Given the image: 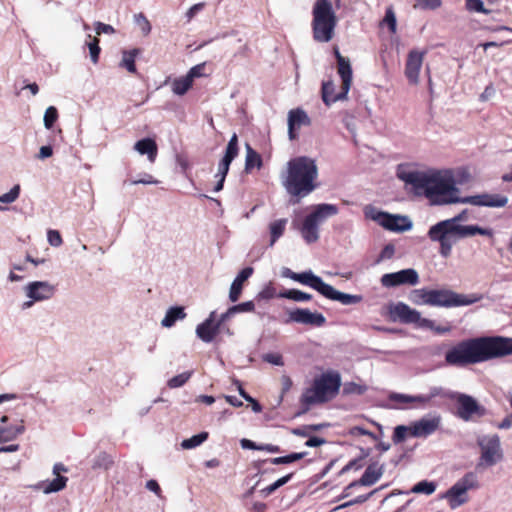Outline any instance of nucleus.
<instances>
[{
	"label": "nucleus",
	"mask_w": 512,
	"mask_h": 512,
	"mask_svg": "<svg viewBox=\"0 0 512 512\" xmlns=\"http://www.w3.org/2000/svg\"><path fill=\"white\" fill-rule=\"evenodd\" d=\"M380 282L382 286L390 288L400 285H416L419 282L418 272L413 268L403 269L393 273L384 274Z\"/></svg>",
	"instance_id": "obj_14"
},
{
	"label": "nucleus",
	"mask_w": 512,
	"mask_h": 512,
	"mask_svg": "<svg viewBox=\"0 0 512 512\" xmlns=\"http://www.w3.org/2000/svg\"><path fill=\"white\" fill-rule=\"evenodd\" d=\"M193 371H186L181 374H178L171 379L168 380L167 385L171 389L179 388L185 385L188 380L191 378Z\"/></svg>",
	"instance_id": "obj_46"
},
{
	"label": "nucleus",
	"mask_w": 512,
	"mask_h": 512,
	"mask_svg": "<svg viewBox=\"0 0 512 512\" xmlns=\"http://www.w3.org/2000/svg\"><path fill=\"white\" fill-rule=\"evenodd\" d=\"M255 309V304L253 301H246L242 302L236 305L231 306V311L234 313V315L238 313H244V312H252Z\"/></svg>",
	"instance_id": "obj_55"
},
{
	"label": "nucleus",
	"mask_w": 512,
	"mask_h": 512,
	"mask_svg": "<svg viewBox=\"0 0 512 512\" xmlns=\"http://www.w3.org/2000/svg\"><path fill=\"white\" fill-rule=\"evenodd\" d=\"M364 458L360 457L357 459H353L349 461L339 472V475L343 474L344 472L350 471V470H358L363 467L364 465Z\"/></svg>",
	"instance_id": "obj_58"
},
{
	"label": "nucleus",
	"mask_w": 512,
	"mask_h": 512,
	"mask_svg": "<svg viewBox=\"0 0 512 512\" xmlns=\"http://www.w3.org/2000/svg\"><path fill=\"white\" fill-rule=\"evenodd\" d=\"M186 317L184 307L172 306L170 307L161 321V325L165 328L172 327L176 321L183 320Z\"/></svg>",
	"instance_id": "obj_33"
},
{
	"label": "nucleus",
	"mask_w": 512,
	"mask_h": 512,
	"mask_svg": "<svg viewBox=\"0 0 512 512\" xmlns=\"http://www.w3.org/2000/svg\"><path fill=\"white\" fill-rule=\"evenodd\" d=\"M262 358L265 362L270 363L272 365H276V366L284 365L283 358L278 353H267V354H264Z\"/></svg>",
	"instance_id": "obj_60"
},
{
	"label": "nucleus",
	"mask_w": 512,
	"mask_h": 512,
	"mask_svg": "<svg viewBox=\"0 0 512 512\" xmlns=\"http://www.w3.org/2000/svg\"><path fill=\"white\" fill-rule=\"evenodd\" d=\"M57 119H58L57 108L54 106H49L46 109V111L44 113V117H43L44 127L48 130L53 128Z\"/></svg>",
	"instance_id": "obj_49"
},
{
	"label": "nucleus",
	"mask_w": 512,
	"mask_h": 512,
	"mask_svg": "<svg viewBox=\"0 0 512 512\" xmlns=\"http://www.w3.org/2000/svg\"><path fill=\"white\" fill-rule=\"evenodd\" d=\"M430 289L420 288L413 290L410 295V301L415 305H429L430 306Z\"/></svg>",
	"instance_id": "obj_41"
},
{
	"label": "nucleus",
	"mask_w": 512,
	"mask_h": 512,
	"mask_svg": "<svg viewBox=\"0 0 512 512\" xmlns=\"http://www.w3.org/2000/svg\"><path fill=\"white\" fill-rule=\"evenodd\" d=\"M376 482H350L349 485L345 488V496H351L356 492H361L355 498L343 505L338 506L336 509H340L342 507L349 506L354 503H362L368 500L369 498L378 494L381 490H383L387 485H381L377 488L371 489L369 491H363L370 488Z\"/></svg>",
	"instance_id": "obj_13"
},
{
	"label": "nucleus",
	"mask_w": 512,
	"mask_h": 512,
	"mask_svg": "<svg viewBox=\"0 0 512 512\" xmlns=\"http://www.w3.org/2000/svg\"><path fill=\"white\" fill-rule=\"evenodd\" d=\"M447 391L440 386H433L430 388L428 394L415 395L413 396V403H418L421 407L428 405L433 398L443 397L446 398Z\"/></svg>",
	"instance_id": "obj_34"
},
{
	"label": "nucleus",
	"mask_w": 512,
	"mask_h": 512,
	"mask_svg": "<svg viewBox=\"0 0 512 512\" xmlns=\"http://www.w3.org/2000/svg\"><path fill=\"white\" fill-rule=\"evenodd\" d=\"M481 449L480 466H493L503 458L498 435H484L477 440Z\"/></svg>",
	"instance_id": "obj_12"
},
{
	"label": "nucleus",
	"mask_w": 512,
	"mask_h": 512,
	"mask_svg": "<svg viewBox=\"0 0 512 512\" xmlns=\"http://www.w3.org/2000/svg\"><path fill=\"white\" fill-rule=\"evenodd\" d=\"M208 436V432L205 431L195 434L188 439H184L181 442V447L186 450L196 448L205 442L208 439Z\"/></svg>",
	"instance_id": "obj_44"
},
{
	"label": "nucleus",
	"mask_w": 512,
	"mask_h": 512,
	"mask_svg": "<svg viewBox=\"0 0 512 512\" xmlns=\"http://www.w3.org/2000/svg\"><path fill=\"white\" fill-rule=\"evenodd\" d=\"M508 203V197L501 194L482 193L463 197L462 204L474 206L501 208Z\"/></svg>",
	"instance_id": "obj_17"
},
{
	"label": "nucleus",
	"mask_w": 512,
	"mask_h": 512,
	"mask_svg": "<svg viewBox=\"0 0 512 512\" xmlns=\"http://www.w3.org/2000/svg\"><path fill=\"white\" fill-rule=\"evenodd\" d=\"M238 151V136L236 133H234L227 144L224 156L218 164V171L215 174V177L226 178L229 172L230 164L237 157Z\"/></svg>",
	"instance_id": "obj_21"
},
{
	"label": "nucleus",
	"mask_w": 512,
	"mask_h": 512,
	"mask_svg": "<svg viewBox=\"0 0 512 512\" xmlns=\"http://www.w3.org/2000/svg\"><path fill=\"white\" fill-rule=\"evenodd\" d=\"M381 23L384 24V25H387L388 28H389V31L391 33H395L396 32L397 20H396V15H395V12H394L392 6H389V7L386 8L385 16H384V18H383Z\"/></svg>",
	"instance_id": "obj_47"
},
{
	"label": "nucleus",
	"mask_w": 512,
	"mask_h": 512,
	"mask_svg": "<svg viewBox=\"0 0 512 512\" xmlns=\"http://www.w3.org/2000/svg\"><path fill=\"white\" fill-rule=\"evenodd\" d=\"M205 63L197 64L190 68L188 73L186 74L192 82H194L195 78H199L204 76Z\"/></svg>",
	"instance_id": "obj_59"
},
{
	"label": "nucleus",
	"mask_w": 512,
	"mask_h": 512,
	"mask_svg": "<svg viewBox=\"0 0 512 512\" xmlns=\"http://www.w3.org/2000/svg\"><path fill=\"white\" fill-rule=\"evenodd\" d=\"M294 281L309 286L321 295L327 285L320 276L315 275L311 270L296 273Z\"/></svg>",
	"instance_id": "obj_29"
},
{
	"label": "nucleus",
	"mask_w": 512,
	"mask_h": 512,
	"mask_svg": "<svg viewBox=\"0 0 512 512\" xmlns=\"http://www.w3.org/2000/svg\"><path fill=\"white\" fill-rule=\"evenodd\" d=\"M427 199L432 205L443 206L462 203L460 189L452 170H437L431 173Z\"/></svg>",
	"instance_id": "obj_4"
},
{
	"label": "nucleus",
	"mask_w": 512,
	"mask_h": 512,
	"mask_svg": "<svg viewBox=\"0 0 512 512\" xmlns=\"http://www.w3.org/2000/svg\"><path fill=\"white\" fill-rule=\"evenodd\" d=\"M465 6L466 9L470 12L483 13L485 15L490 13V10L484 7L482 0H466Z\"/></svg>",
	"instance_id": "obj_52"
},
{
	"label": "nucleus",
	"mask_w": 512,
	"mask_h": 512,
	"mask_svg": "<svg viewBox=\"0 0 512 512\" xmlns=\"http://www.w3.org/2000/svg\"><path fill=\"white\" fill-rule=\"evenodd\" d=\"M254 272L252 267L243 268L233 280L229 290V300L236 302L241 296L244 282L248 280Z\"/></svg>",
	"instance_id": "obj_28"
},
{
	"label": "nucleus",
	"mask_w": 512,
	"mask_h": 512,
	"mask_svg": "<svg viewBox=\"0 0 512 512\" xmlns=\"http://www.w3.org/2000/svg\"><path fill=\"white\" fill-rule=\"evenodd\" d=\"M275 297V289L271 285L265 286L257 295L258 299L269 300Z\"/></svg>",
	"instance_id": "obj_64"
},
{
	"label": "nucleus",
	"mask_w": 512,
	"mask_h": 512,
	"mask_svg": "<svg viewBox=\"0 0 512 512\" xmlns=\"http://www.w3.org/2000/svg\"><path fill=\"white\" fill-rule=\"evenodd\" d=\"M88 48L90 52L91 61L96 64L99 60V55L101 52V48L99 46V40L94 38L91 42L88 43Z\"/></svg>",
	"instance_id": "obj_54"
},
{
	"label": "nucleus",
	"mask_w": 512,
	"mask_h": 512,
	"mask_svg": "<svg viewBox=\"0 0 512 512\" xmlns=\"http://www.w3.org/2000/svg\"><path fill=\"white\" fill-rule=\"evenodd\" d=\"M497 359L495 336L464 339L445 353V361L454 367H466Z\"/></svg>",
	"instance_id": "obj_3"
},
{
	"label": "nucleus",
	"mask_w": 512,
	"mask_h": 512,
	"mask_svg": "<svg viewBox=\"0 0 512 512\" xmlns=\"http://www.w3.org/2000/svg\"><path fill=\"white\" fill-rule=\"evenodd\" d=\"M396 175L398 179L403 181L406 185L411 186L415 195H424L427 198L431 174L411 169L407 165L400 164L397 167Z\"/></svg>",
	"instance_id": "obj_11"
},
{
	"label": "nucleus",
	"mask_w": 512,
	"mask_h": 512,
	"mask_svg": "<svg viewBox=\"0 0 512 512\" xmlns=\"http://www.w3.org/2000/svg\"><path fill=\"white\" fill-rule=\"evenodd\" d=\"M424 54L425 52H419L417 50H411L408 53L405 65V75L412 84H417L419 82V72L422 67Z\"/></svg>",
	"instance_id": "obj_24"
},
{
	"label": "nucleus",
	"mask_w": 512,
	"mask_h": 512,
	"mask_svg": "<svg viewBox=\"0 0 512 512\" xmlns=\"http://www.w3.org/2000/svg\"><path fill=\"white\" fill-rule=\"evenodd\" d=\"M440 421V416L423 417L409 426V432L413 437H427L438 429Z\"/></svg>",
	"instance_id": "obj_22"
},
{
	"label": "nucleus",
	"mask_w": 512,
	"mask_h": 512,
	"mask_svg": "<svg viewBox=\"0 0 512 512\" xmlns=\"http://www.w3.org/2000/svg\"><path fill=\"white\" fill-rule=\"evenodd\" d=\"M26 296L33 301H44L50 299L55 293V286L47 281H33L25 288Z\"/></svg>",
	"instance_id": "obj_18"
},
{
	"label": "nucleus",
	"mask_w": 512,
	"mask_h": 512,
	"mask_svg": "<svg viewBox=\"0 0 512 512\" xmlns=\"http://www.w3.org/2000/svg\"><path fill=\"white\" fill-rule=\"evenodd\" d=\"M363 212L366 219L375 221L384 229L389 231L405 232L409 231L413 226L412 221L408 216L390 214L371 204L366 205Z\"/></svg>",
	"instance_id": "obj_8"
},
{
	"label": "nucleus",
	"mask_w": 512,
	"mask_h": 512,
	"mask_svg": "<svg viewBox=\"0 0 512 512\" xmlns=\"http://www.w3.org/2000/svg\"><path fill=\"white\" fill-rule=\"evenodd\" d=\"M322 296H324L325 298H327L329 300L337 301V302L341 303L342 305H354V304H358L362 301L361 295H353V294H348V293L338 291L330 284L326 285V287L322 293Z\"/></svg>",
	"instance_id": "obj_27"
},
{
	"label": "nucleus",
	"mask_w": 512,
	"mask_h": 512,
	"mask_svg": "<svg viewBox=\"0 0 512 512\" xmlns=\"http://www.w3.org/2000/svg\"><path fill=\"white\" fill-rule=\"evenodd\" d=\"M476 482H456L449 488L442 498L446 499L451 509H456L468 502V490L475 488Z\"/></svg>",
	"instance_id": "obj_15"
},
{
	"label": "nucleus",
	"mask_w": 512,
	"mask_h": 512,
	"mask_svg": "<svg viewBox=\"0 0 512 512\" xmlns=\"http://www.w3.org/2000/svg\"><path fill=\"white\" fill-rule=\"evenodd\" d=\"M469 212L467 209L462 210L457 215L441 220L432 225L427 236L432 242L439 244V254L443 258H448L453 246L460 240L475 235L493 237L491 228H484L479 225H464L463 222L468 221Z\"/></svg>",
	"instance_id": "obj_1"
},
{
	"label": "nucleus",
	"mask_w": 512,
	"mask_h": 512,
	"mask_svg": "<svg viewBox=\"0 0 512 512\" xmlns=\"http://www.w3.org/2000/svg\"><path fill=\"white\" fill-rule=\"evenodd\" d=\"M47 240L53 247H59L62 244V237L57 230H49L47 233Z\"/></svg>",
	"instance_id": "obj_62"
},
{
	"label": "nucleus",
	"mask_w": 512,
	"mask_h": 512,
	"mask_svg": "<svg viewBox=\"0 0 512 512\" xmlns=\"http://www.w3.org/2000/svg\"><path fill=\"white\" fill-rule=\"evenodd\" d=\"M140 53V50L138 48L132 49V50H124L122 52V59L120 62V67L125 68L128 72L132 74L137 73V68L135 65V59L137 55Z\"/></svg>",
	"instance_id": "obj_35"
},
{
	"label": "nucleus",
	"mask_w": 512,
	"mask_h": 512,
	"mask_svg": "<svg viewBox=\"0 0 512 512\" xmlns=\"http://www.w3.org/2000/svg\"><path fill=\"white\" fill-rule=\"evenodd\" d=\"M134 22L140 28L143 35L147 36L151 32V24L143 13L135 14Z\"/></svg>",
	"instance_id": "obj_51"
},
{
	"label": "nucleus",
	"mask_w": 512,
	"mask_h": 512,
	"mask_svg": "<svg viewBox=\"0 0 512 512\" xmlns=\"http://www.w3.org/2000/svg\"><path fill=\"white\" fill-rule=\"evenodd\" d=\"M312 32L315 41L329 42L334 36L337 16L330 0H316L312 9Z\"/></svg>",
	"instance_id": "obj_6"
},
{
	"label": "nucleus",
	"mask_w": 512,
	"mask_h": 512,
	"mask_svg": "<svg viewBox=\"0 0 512 512\" xmlns=\"http://www.w3.org/2000/svg\"><path fill=\"white\" fill-rule=\"evenodd\" d=\"M497 358L512 355V338L495 336Z\"/></svg>",
	"instance_id": "obj_38"
},
{
	"label": "nucleus",
	"mask_w": 512,
	"mask_h": 512,
	"mask_svg": "<svg viewBox=\"0 0 512 512\" xmlns=\"http://www.w3.org/2000/svg\"><path fill=\"white\" fill-rule=\"evenodd\" d=\"M288 137L290 140L298 138L297 130L302 126H310L311 119L302 108L291 109L288 112Z\"/></svg>",
	"instance_id": "obj_20"
},
{
	"label": "nucleus",
	"mask_w": 512,
	"mask_h": 512,
	"mask_svg": "<svg viewBox=\"0 0 512 512\" xmlns=\"http://www.w3.org/2000/svg\"><path fill=\"white\" fill-rule=\"evenodd\" d=\"M482 295L478 294H459L450 289H430V306L433 307H459L468 306L479 302Z\"/></svg>",
	"instance_id": "obj_9"
},
{
	"label": "nucleus",
	"mask_w": 512,
	"mask_h": 512,
	"mask_svg": "<svg viewBox=\"0 0 512 512\" xmlns=\"http://www.w3.org/2000/svg\"><path fill=\"white\" fill-rule=\"evenodd\" d=\"M335 85L333 81H326L322 83L321 93H322V100L325 103L326 106H330L331 104L344 100L347 98V94H344L342 96V91L335 94Z\"/></svg>",
	"instance_id": "obj_32"
},
{
	"label": "nucleus",
	"mask_w": 512,
	"mask_h": 512,
	"mask_svg": "<svg viewBox=\"0 0 512 512\" xmlns=\"http://www.w3.org/2000/svg\"><path fill=\"white\" fill-rule=\"evenodd\" d=\"M338 64V74L342 80V96L348 94L352 83V68L348 58L343 57L337 48L334 49Z\"/></svg>",
	"instance_id": "obj_26"
},
{
	"label": "nucleus",
	"mask_w": 512,
	"mask_h": 512,
	"mask_svg": "<svg viewBox=\"0 0 512 512\" xmlns=\"http://www.w3.org/2000/svg\"><path fill=\"white\" fill-rule=\"evenodd\" d=\"M278 297L293 300L295 302H306L312 299V295L298 289H286L278 294Z\"/></svg>",
	"instance_id": "obj_39"
},
{
	"label": "nucleus",
	"mask_w": 512,
	"mask_h": 512,
	"mask_svg": "<svg viewBox=\"0 0 512 512\" xmlns=\"http://www.w3.org/2000/svg\"><path fill=\"white\" fill-rule=\"evenodd\" d=\"M287 222L288 220L286 218H282L275 220L269 224L270 247H272L278 241V239L284 234Z\"/></svg>",
	"instance_id": "obj_37"
},
{
	"label": "nucleus",
	"mask_w": 512,
	"mask_h": 512,
	"mask_svg": "<svg viewBox=\"0 0 512 512\" xmlns=\"http://www.w3.org/2000/svg\"><path fill=\"white\" fill-rule=\"evenodd\" d=\"M67 482H48L47 485H43L42 482H38L29 487L34 490H42L44 494L56 493L63 490L66 487Z\"/></svg>",
	"instance_id": "obj_43"
},
{
	"label": "nucleus",
	"mask_w": 512,
	"mask_h": 512,
	"mask_svg": "<svg viewBox=\"0 0 512 512\" xmlns=\"http://www.w3.org/2000/svg\"><path fill=\"white\" fill-rule=\"evenodd\" d=\"M305 455H306V452L291 453L286 456H281V457H276L273 459L266 460L261 464L259 471H261L262 475H266L268 473L269 466L279 465V464H289V463H292V462L302 459Z\"/></svg>",
	"instance_id": "obj_31"
},
{
	"label": "nucleus",
	"mask_w": 512,
	"mask_h": 512,
	"mask_svg": "<svg viewBox=\"0 0 512 512\" xmlns=\"http://www.w3.org/2000/svg\"><path fill=\"white\" fill-rule=\"evenodd\" d=\"M341 387V376L336 371L322 373L315 378L312 387L307 388L300 397L302 405L325 403L333 399Z\"/></svg>",
	"instance_id": "obj_5"
},
{
	"label": "nucleus",
	"mask_w": 512,
	"mask_h": 512,
	"mask_svg": "<svg viewBox=\"0 0 512 512\" xmlns=\"http://www.w3.org/2000/svg\"><path fill=\"white\" fill-rule=\"evenodd\" d=\"M394 253H395L394 245H392V244L385 245L378 256L376 263H379L383 260L392 258Z\"/></svg>",
	"instance_id": "obj_61"
},
{
	"label": "nucleus",
	"mask_w": 512,
	"mask_h": 512,
	"mask_svg": "<svg viewBox=\"0 0 512 512\" xmlns=\"http://www.w3.org/2000/svg\"><path fill=\"white\" fill-rule=\"evenodd\" d=\"M339 213V208L335 204L321 203L313 207V210L303 220L299 227L300 234L307 244L315 243L319 240V226L328 218Z\"/></svg>",
	"instance_id": "obj_7"
},
{
	"label": "nucleus",
	"mask_w": 512,
	"mask_h": 512,
	"mask_svg": "<svg viewBox=\"0 0 512 512\" xmlns=\"http://www.w3.org/2000/svg\"><path fill=\"white\" fill-rule=\"evenodd\" d=\"M263 165L262 158L248 143L246 144L245 171L249 173L253 168L260 169Z\"/></svg>",
	"instance_id": "obj_36"
},
{
	"label": "nucleus",
	"mask_w": 512,
	"mask_h": 512,
	"mask_svg": "<svg viewBox=\"0 0 512 512\" xmlns=\"http://www.w3.org/2000/svg\"><path fill=\"white\" fill-rule=\"evenodd\" d=\"M446 398L456 401V414L463 421H471L474 417L481 418L487 414V409L471 395L447 391Z\"/></svg>",
	"instance_id": "obj_10"
},
{
	"label": "nucleus",
	"mask_w": 512,
	"mask_h": 512,
	"mask_svg": "<svg viewBox=\"0 0 512 512\" xmlns=\"http://www.w3.org/2000/svg\"><path fill=\"white\" fill-rule=\"evenodd\" d=\"M436 490L435 482H417L411 489L413 493H424L426 495L432 494Z\"/></svg>",
	"instance_id": "obj_50"
},
{
	"label": "nucleus",
	"mask_w": 512,
	"mask_h": 512,
	"mask_svg": "<svg viewBox=\"0 0 512 512\" xmlns=\"http://www.w3.org/2000/svg\"><path fill=\"white\" fill-rule=\"evenodd\" d=\"M20 195V185L16 184L14 185L9 192L3 194L0 196V202L4 204H10L13 203L18 199Z\"/></svg>",
	"instance_id": "obj_53"
},
{
	"label": "nucleus",
	"mask_w": 512,
	"mask_h": 512,
	"mask_svg": "<svg viewBox=\"0 0 512 512\" xmlns=\"http://www.w3.org/2000/svg\"><path fill=\"white\" fill-rule=\"evenodd\" d=\"M216 311H212L208 318L196 327V335L205 343H210L220 332L219 324L215 322Z\"/></svg>",
	"instance_id": "obj_25"
},
{
	"label": "nucleus",
	"mask_w": 512,
	"mask_h": 512,
	"mask_svg": "<svg viewBox=\"0 0 512 512\" xmlns=\"http://www.w3.org/2000/svg\"><path fill=\"white\" fill-rule=\"evenodd\" d=\"M193 82L190 78L185 75L179 78H176L172 82V91L174 94L182 96L188 92V90L192 87Z\"/></svg>",
	"instance_id": "obj_40"
},
{
	"label": "nucleus",
	"mask_w": 512,
	"mask_h": 512,
	"mask_svg": "<svg viewBox=\"0 0 512 512\" xmlns=\"http://www.w3.org/2000/svg\"><path fill=\"white\" fill-rule=\"evenodd\" d=\"M113 461L110 455L107 453H100L95 457L93 461V469H104L107 470L112 465Z\"/></svg>",
	"instance_id": "obj_48"
},
{
	"label": "nucleus",
	"mask_w": 512,
	"mask_h": 512,
	"mask_svg": "<svg viewBox=\"0 0 512 512\" xmlns=\"http://www.w3.org/2000/svg\"><path fill=\"white\" fill-rule=\"evenodd\" d=\"M388 398L390 401L401 403V404L413 403L412 395L392 392L389 394Z\"/></svg>",
	"instance_id": "obj_57"
},
{
	"label": "nucleus",
	"mask_w": 512,
	"mask_h": 512,
	"mask_svg": "<svg viewBox=\"0 0 512 512\" xmlns=\"http://www.w3.org/2000/svg\"><path fill=\"white\" fill-rule=\"evenodd\" d=\"M288 323H299L315 327H322L326 323V318L318 312H311L309 309L296 308L288 311V318L284 321Z\"/></svg>",
	"instance_id": "obj_16"
},
{
	"label": "nucleus",
	"mask_w": 512,
	"mask_h": 512,
	"mask_svg": "<svg viewBox=\"0 0 512 512\" xmlns=\"http://www.w3.org/2000/svg\"><path fill=\"white\" fill-rule=\"evenodd\" d=\"M389 316L392 321L413 324L419 319V311L412 309L406 303L398 302L389 306Z\"/></svg>",
	"instance_id": "obj_19"
},
{
	"label": "nucleus",
	"mask_w": 512,
	"mask_h": 512,
	"mask_svg": "<svg viewBox=\"0 0 512 512\" xmlns=\"http://www.w3.org/2000/svg\"><path fill=\"white\" fill-rule=\"evenodd\" d=\"M134 149L141 155H147L150 162H154L157 156L158 147L156 142L151 138H143L138 140Z\"/></svg>",
	"instance_id": "obj_30"
},
{
	"label": "nucleus",
	"mask_w": 512,
	"mask_h": 512,
	"mask_svg": "<svg viewBox=\"0 0 512 512\" xmlns=\"http://www.w3.org/2000/svg\"><path fill=\"white\" fill-rule=\"evenodd\" d=\"M368 390L366 385H360L355 382H345L342 388V394L348 395H363Z\"/></svg>",
	"instance_id": "obj_45"
},
{
	"label": "nucleus",
	"mask_w": 512,
	"mask_h": 512,
	"mask_svg": "<svg viewBox=\"0 0 512 512\" xmlns=\"http://www.w3.org/2000/svg\"><path fill=\"white\" fill-rule=\"evenodd\" d=\"M95 32L97 35L114 34L115 29L113 28V26H111L109 24H105V23L98 21V22H95Z\"/></svg>",
	"instance_id": "obj_63"
},
{
	"label": "nucleus",
	"mask_w": 512,
	"mask_h": 512,
	"mask_svg": "<svg viewBox=\"0 0 512 512\" xmlns=\"http://www.w3.org/2000/svg\"><path fill=\"white\" fill-rule=\"evenodd\" d=\"M318 166L313 158L298 156L287 162V170L281 175V183L292 197L290 202L298 204L300 200L318 188Z\"/></svg>",
	"instance_id": "obj_2"
},
{
	"label": "nucleus",
	"mask_w": 512,
	"mask_h": 512,
	"mask_svg": "<svg viewBox=\"0 0 512 512\" xmlns=\"http://www.w3.org/2000/svg\"><path fill=\"white\" fill-rule=\"evenodd\" d=\"M409 431V427H406L404 425L396 426L393 432V442L394 443H401L405 440L407 432Z\"/></svg>",
	"instance_id": "obj_56"
},
{
	"label": "nucleus",
	"mask_w": 512,
	"mask_h": 512,
	"mask_svg": "<svg viewBox=\"0 0 512 512\" xmlns=\"http://www.w3.org/2000/svg\"><path fill=\"white\" fill-rule=\"evenodd\" d=\"M24 432V420L21 419L18 424H12L7 415L0 417V443L13 441Z\"/></svg>",
	"instance_id": "obj_23"
},
{
	"label": "nucleus",
	"mask_w": 512,
	"mask_h": 512,
	"mask_svg": "<svg viewBox=\"0 0 512 512\" xmlns=\"http://www.w3.org/2000/svg\"><path fill=\"white\" fill-rule=\"evenodd\" d=\"M383 475V465H379L378 463H372L367 466L364 473L358 480L362 481H371V480H379Z\"/></svg>",
	"instance_id": "obj_42"
}]
</instances>
